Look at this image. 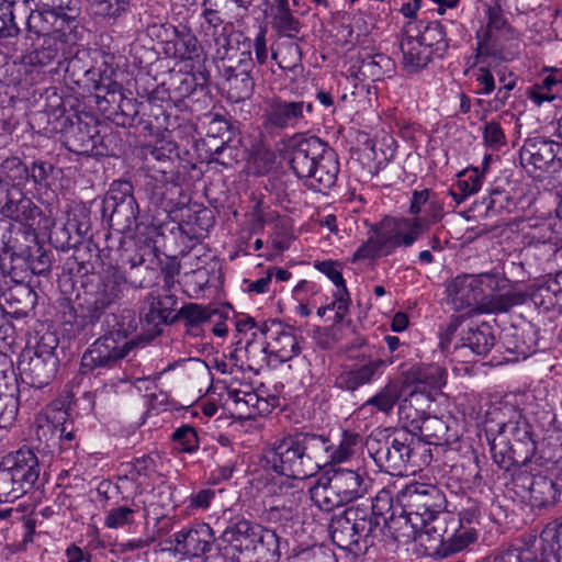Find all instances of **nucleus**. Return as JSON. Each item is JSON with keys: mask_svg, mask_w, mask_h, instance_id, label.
<instances>
[{"mask_svg": "<svg viewBox=\"0 0 562 562\" xmlns=\"http://www.w3.org/2000/svg\"><path fill=\"white\" fill-rule=\"evenodd\" d=\"M493 562H537L536 554L530 548H506L497 555Z\"/></svg>", "mask_w": 562, "mask_h": 562, "instance_id": "774afa93", "label": "nucleus"}, {"mask_svg": "<svg viewBox=\"0 0 562 562\" xmlns=\"http://www.w3.org/2000/svg\"><path fill=\"white\" fill-rule=\"evenodd\" d=\"M58 367V359L53 349L37 347L33 356L19 363L23 381L30 385L42 389L55 376Z\"/></svg>", "mask_w": 562, "mask_h": 562, "instance_id": "412c9836", "label": "nucleus"}, {"mask_svg": "<svg viewBox=\"0 0 562 562\" xmlns=\"http://www.w3.org/2000/svg\"><path fill=\"white\" fill-rule=\"evenodd\" d=\"M424 224L414 217H383L374 227L380 236V244L384 245L386 252L391 254L397 247L412 246L423 234Z\"/></svg>", "mask_w": 562, "mask_h": 562, "instance_id": "a211bd4d", "label": "nucleus"}, {"mask_svg": "<svg viewBox=\"0 0 562 562\" xmlns=\"http://www.w3.org/2000/svg\"><path fill=\"white\" fill-rule=\"evenodd\" d=\"M462 341L461 348L468 347L477 356H486L495 345L493 327L487 323L470 326Z\"/></svg>", "mask_w": 562, "mask_h": 562, "instance_id": "58836bf2", "label": "nucleus"}, {"mask_svg": "<svg viewBox=\"0 0 562 562\" xmlns=\"http://www.w3.org/2000/svg\"><path fill=\"white\" fill-rule=\"evenodd\" d=\"M490 451L499 468L509 470L512 467H522L531 460L536 451L535 440L512 442L504 435L495 436L490 440Z\"/></svg>", "mask_w": 562, "mask_h": 562, "instance_id": "4be33fe9", "label": "nucleus"}, {"mask_svg": "<svg viewBox=\"0 0 562 562\" xmlns=\"http://www.w3.org/2000/svg\"><path fill=\"white\" fill-rule=\"evenodd\" d=\"M159 114L164 111L154 104L151 98L147 102H138L132 98H121L119 111L114 113L113 121L123 127L143 126L144 130L153 132L162 124L159 122Z\"/></svg>", "mask_w": 562, "mask_h": 562, "instance_id": "6ab92c4d", "label": "nucleus"}, {"mask_svg": "<svg viewBox=\"0 0 562 562\" xmlns=\"http://www.w3.org/2000/svg\"><path fill=\"white\" fill-rule=\"evenodd\" d=\"M381 239L375 229L372 228V233L369 236L368 240L363 243L353 254L352 261L361 260V259H374L381 255H389L386 252V248L384 245L380 244Z\"/></svg>", "mask_w": 562, "mask_h": 562, "instance_id": "e2e57ef3", "label": "nucleus"}, {"mask_svg": "<svg viewBox=\"0 0 562 562\" xmlns=\"http://www.w3.org/2000/svg\"><path fill=\"white\" fill-rule=\"evenodd\" d=\"M419 537L425 551L446 557L465 549L476 540L477 535L474 528H460L456 515L441 509L424 519Z\"/></svg>", "mask_w": 562, "mask_h": 562, "instance_id": "7ed1b4c3", "label": "nucleus"}, {"mask_svg": "<svg viewBox=\"0 0 562 562\" xmlns=\"http://www.w3.org/2000/svg\"><path fill=\"white\" fill-rule=\"evenodd\" d=\"M417 38L439 57H442L449 47L445 25L439 21L429 22Z\"/></svg>", "mask_w": 562, "mask_h": 562, "instance_id": "a18cd8bd", "label": "nucleus"}, {"mask_svg": "<svg viewBox=\"0 0 562 562\" xmlns=\"http://www.w3.org/2000/svg\"><path fill=\"white\" fill-rule=\"evenodd\" d=\"M404 512H408L416 520L431 517L446 509L445 494L432 484L413 482L405 485L396 495Z\"/></svg>", "mask_w": 562, "mask_h": 562, "instance_id": "9b49d317", "label": "nucleus"}, {"mask_svg": "<svg viewBox=\"0 0 562 562\" xmlns=\"http://www.w3.org/2000/svg\"><path fill=\"white\" fill-rule=\"evenodd\" d=\"M220 540L248 558L252 555L263 558L266 552H269L277 544V537L273 531L262 529L261 526L243 517L229 519Z\"/></svg>", "mask_w": 562, "mask_h": 562, "instance_id": "423d86ee", "label": "nucleus"}, {"mask_svg": "<svg viewBox=\"0 0 562 562\" xmlns=\"http://www.w3.org/2000/svg\"><path fill=\"white\" fill-rule=\"evenodd\" d=\"M140 321L145 322L147 325L157 327L164 324H172L177 322V318L169 316L167 312H162V304L160 300H158V294L151 292L147 294L144 301V307L140 312Z\"/></svg>", "mask_w": 562, "mask_h": 562, "instance_id": "09e8293b", "label": "nucleus"}, {"mask_svg": "<svg viewBox=\"0 0 562 562\" xmlns=\"http://www.w3.org/2000/svg\"><path fill=\"white\" fill-rule=\"evenodd\" d=\"M310 494L313 503L325 512H331L337 507L347 505L329 472L317 480L310 488Z\"/></svg>", "mask_w": 562, "mask_h": 562, "instance_id": "c9c22d12", "label": "nucleus"}, {"mask_svg": "<svg viewBox=\"0 0 562 562\" xmlns=\"http://www.w3.org/2000/svg\"><path fill=\"white\" fill-rule=\"evenodd\" d=\"M69 414L60 401L52 402L43 413L36 417L35 436L47 448L58 446L59 426L68 420Z\"/></svg>", "mask_w": 562, "mask_h": 562, "instance_id": "bb28decb", "label": "nucleus"}, {"mask_svg": "<svg viewBox=\"0 0 562 562\" xmlns=\"http://www.w3.org/2000/svg\"><path fill=\"white\" fill-rule=\"evenodd\" d=\"M145 190L151 204L168 214L177 212L187 205L183 189L175 181L172 172L158 170L156 175L149 176Z\"/></svg>", "mask_w": 562, "mask_h": 562, "instance_id": "f3484780", "label": "nucleus"}, {"mask_svg": "<svg viewBox=\"0 0 562 562\" xmlns=\"http://www.w3.org/2000/svg\"><path fill=\"white\" fill-rule=\"evenodd\" d=\"M1 172L18 188L29 180V166L15 156L4 158L0 164Z\"/></svg>", "mask_w": 562, "mask_h": 562, "instance_id": "052dcab7", "label": "nucleus"}, {"mask_svg": "<svg viewBox=\"0 0 562 562\" xmlns=\"http://www.w3.org/2000/svg\"><path fill=\"white\" fill-rule=\"evenodd\" d=\"M272 10V29L280 35L286 38H296L300 30L301 22L295 18L288 4H277Z\"/></svg>", "mask_w": 562, "mask_h": 562, "instance_id": "c03bdc74", "label": "nucleus"}, {"mask_svg": "<svg viewBox=\"0 0 562 562\" xmlns=\"http://www.w3.org/2000/svg\"><path fill=\"white\" fill-rule=\"evenodd\" d=\"M127 283H130L135 289H145L149 288L155 279L157 271L153 267V265H146L143 267H138L137 269H130L125 273Z\"/></svg>", "mask_w": 562, "mask_h": 562, "instance_id": "0e129e2a", "label": "nucleus"}, {"mask_svg": "<svg viewBox=\"0 0 562 562\" xmlns=\"http://www.w3.org/2000/svg\"><path fill=\"white\" fill-rule=\"evenodd\" d=\"M217 307L211 305L203 306L198 303L184 304L173 316L177 321H182L184 326L193 331L215 319Z\"/></svg>", "mask_w": 562, "mask_h": 562, "instance_id": "79ce46f5", "label": "nucleus"}, {"mask_svg": "<svg viewBox=\"0 0 562 562\" xmlns=\"http://www.w3.org/2000/svg\"><path fill=\"white\" fill-rule=\"evenodd\" d=\"M400 397L397 386L389 382L375 395L371 396L363 405L362 408L373 407L376 412L390 414Z\"/></svg>", "mask_w": 562, "mask_h": 562, "instance_id": "5fc2aeb1", "label": "nucleus"}, {"mask_svg": "<svg viewBox=\"0 0 562 562\" xmlns=\"http://www.w3.org/2000/svg\"><path fill=\"white\" fill-rule=\"evenodd\" d=\"M130 5V0H93L92 9L94 14L116 19L124 13Z\"/></svg>", "mask_w": 562, "mask_h": 562, "instance_id": "69168bd1", "label": "nucleus"}, {"mask_svg": "<svg viewBox=\"0 0 562 562\" xmlns=\"http://www.w3.org/2000/svg\"><path fill=\"white\" fill-rule=\"evenodd\" d=\"M392 59L383 54L367 55L359 65V74L364 78L376 81L392 71Z\"/></svg>", "mask_w": 562, "mask_h": 562, "instance_id": "3c124183", "label": "nucleus"}, {"mask_svg": "<svg viewBox=\"0 0 562 562\" xmlns=\"http://www.w3.org/2000/svg\"><path fill=\"white\" fill-rule=\"evenodd\" d=\"M260 333L266 337L261 352L265 355V360L268 363H270L272 359L282 363L291 360L301 352L297 336L294 328L291 326L272 321L269 324L265 323L260 328Z\"/></svg>", "mask_w": 562, "mask_h": 562, "instance_id": "2eb2a0df", "label": "nucleus"}, {"mask_svg": "<svg viewBox=\"0 0 562 562\" xmlns=\"http://www.w3.org/2000/svg\"><path fill=\"white\" fill-rule=\"evenodd\" d=\"M314 104L304 100L273 97L265 101L261 126L268 135L306 127L311 122Z\"/></svg>", "mask_w": 562, "mask_h": 562, "instance_id": "39448f33", "label": "nucleus"}, {"mask_svg": "<svg viewBox=\"0 0 562 562\" xmlns=\"http://www.w3.org/2000/svg\"><path fill=\"white\" fill-rule=\"evenodd\" d=\"M424 520H416L408 512L402 509V514L390 519H383V524L387 527L393 538L397 542L409 543L418 541L420 543L422 525Z\"/></svg>", "mask_w": 562, "mask_h": 562, "instance_id": "4c0bfd02", "label": "nucleus"}, {"mask_svg": "<svg viewBox=\"0 0 562 562\" xmlns=\"http://www.w3.org/2000/svg\"><path fill=\"white\" fill-rule=\"evenodd\" d=\"M378 505L372 503L371 506H352L353 512V527L355 537H358V548L360 542H363L364 550L369 547L374 546L375 539L379 537L378 532H381V525L383 522L382 513L376 512Z\"/></svg>", "mask_w": 562, "mask_h": 562, "instance_id": "c85d7f7f", "label": "nucleus"}, {"mask_svg": "<svg viewBox=\"0 0 562 562\" xmlns=\"http://www.w3.org/2000/svg\"><path fill=\"white\" fill-rule=\"evenodd\" d=\"M404 66L411 71H417L428 65L432 50L417 37L408 36L401 42Z\"/></svg>", "mask_w": 562, "mask_h": 562, "instance_id": "a19ab883", "label": "nucleus"}, {"mask_svg": "<svg viewBox=\"0 0 562 562\" xmlns=\"http://www.w3.org/2000/svg\"><path fill=\"white\" fill-rule=\"evenodd\" d=\"M11 56H15L18 53L22 63L27 66L44 68L54 61L60 64V57L64 54L65 49V41L60 36H46L43 37V42L41 46L36 47L34 50L23 54L22 49L18 48V52L11 50L8 48Z\"/></svg>", "mask_w": 562, "mask_h": 562, "instance_id": "473e14b6", "label": "nucleus"}, {"mask_svg": "<svg viewBox=\"0 0 562 562\" xmlns=\"http://www.w3.org/2000/svg\"><path fill=\"white\" fill-rule=\"evenodd\" d=\"M331 147L317 136H306L304 134L292 135L285 149L290 167L295 176L302 179L313 170V166L318 162Z\"/></svg>", "mask_w": 562, "mask_h": 562, "instance_id": "4468645a", "label": "nucleus"}, {"mask_svg": "<svg viewBox=\"0 0 562 562\" xmlns=\"http://www.w3.org/2000/svg\"><path fill=\"white\" fill-rule=\"evenodd\" d=\"M126 283L125 274L117 269L109 270L103 276L94 300L87 305L83 313L75 321L78 330L82 333L86 340L93 336L91 327L105 315V310L121 299Z\"/></svg>", "mask_w": 562, "mask_h": 562, "instance_id": "6e6552de", "label": "nucleus"}, {"mask_svg": "<svg viewBox=\"0 0 562 562\" xmlns=\"http://www.w3.org/2000/svg\"><path fill=\"white\" fill-rule=\"evenodd\" d=\"M171 438L175 448L180 452L191 453L199 447L198 434L190 425H183L176 429Z\"/></svg>", "mask_w": 562, "mask_h": 562, "instance_id": "680f3d73", "label": "nucleus"}, {"mask_svg": "<svg viewBox=\"0 0 562 562\" xmlns=\"http://www.w3.org/2000/svg\"><path fill=\"white\" fill-rule=\"evenodd\" d=\"M210 75L204 67H196L195 71L184 75L177 87L181 98H189L196 92H205Z\"/></svg>", "mask_w": 562, "mask_h": 562, "instance_id": "4d7b16f0", "label": "nucleus"}, {"mask_svg": "<svg viewBox=\"0 0 562 562\" xmlns=\"http://www.w3.org/2000/svg\"><path fill=\"white\" fill-rule=\"evenodd\" d=\"M369 454L381 471L391 475H402L409 465H415V457L420 448V439L408 431H373L366 441Z\"/></svg>", "mask_w": 562, "mask_h": 562, "instance_id": "f03ea898", "label": "nucleus"}, {"mask_svg": "<svg viewBox=\"0 0 562 562\" xmlns=\"http://www.w3.org/2000/svg\"><path fill=\"white\" fill-rule=\"evenodd\" d=\"M20 29L14 22L13 13L9 5L0 1V45L18 52V37Z\"/></svg>", "mask_w": 562, "mask_h": 562, "instance_id": "603ef678", "label": "nucleus"}, {"mask_svg": "<svg viewBox=\"0 0 562 562\" xmlns=\"http://www.w3.org/2000/svg\"><path fill=\"white\" fill-rule=\"evenodd\" d=\"M27 491L24 484L0 463V502H14L27 493Z\"/></svg>", "mask_w": 562, "mask_h": 562, "instance_id": "864d4df0", "label": "nucleus"}, {"mask_svg": "<svg viewBox=\"0 0 562 562\" xmlns=\"http://www.w3.org/2000/svg\"><path fill=\"white\" fill-rule=\"evenodd\" d=\"M528 295L524 291H508L484 296L477 305L480 313L499 314L510 311L514 306L526 303Z\"/></svg>", "mask_w": 562, "mask_h": 562, "instance_id": "ea45409f", "label": "nucleus"}, {"mask_svg": "<svg viewBox=\"0 0 562 562\" xmlns=\"http://www.w3.org/2000/svg\"><path fill=\"white\" fill-rule=\"evenodd\" d=\"M447 381V371L436 363H416L402 372V389L406 397L400 407V415L408 419L413 409L412 398L428 395L431 390L441 389Z\"/></svg>", "mask_w": 562, "mask_h": 562, "instance_id": "1a4fd4ad", "label": "nucleus"}, {"mask_svg": "<svg viewBox=\"0 0 562 562\" xmlns=\"http://www.w3.org/2000/svg\"><path fill=\"white\" fill-rule=\"evenodd\" d=\"M504 435L512 442H525L533 440L531 436V427L528 420L518 415L516 419H509L498 426L497 435Z\"/></svg>", "mask_w": 562, "mask_h": 562, "instance_id": "6e6d98bb", "label": "nucleus"}, {"mask_svg": "<svg viewBox=\"0 0 562 562\" xmlns=\"http://www.w3.org/2000/svg\"><path fill=\"white\" fill-rule=\"evenodd\" d=\"M409 427V435L420 439V448L425 445H441V441L447 440L448 426L436 416H426L420 420L412 419Z\"/></svg>", "mask_w": 562, "mask_h": 562, "instance_id": "e433bc0d", "label": "nucleus"}, {"mask_svg": "<svg viewBox=\"0 0 562 562\" xmlns=\"http://www.w3.org/2000/svg\"><path fill=\"white\" fill-rule=\"evenodd\" d=\"M100 334L82 356L81 369L85 373L115 367L136 346L134 340H126V333L115 314L104 315Z\"/></svg>", "mask_w": 562, "mask_h": 562, "instance_id": "20e7f679", "label": "nucleus"}, {"mask_svg": "<svg viewBox=\"0 0 562 562\" xmlns=\"http://www.w3.org/2000/svg\"><path fill=\"white\" fill-rule=\"evenodd\" d=\"M74 21L61 10H34L30 13L26 27L29 32L37 36H60L65 35L66 29H71Z\"/></svg>", "mask_w": 562, "mask_h": 562, "instance_id": "cd10ccee", "label": "nucleus"}, {"mask_svg": "<svg viewBox=\"0 0 562 562\" xmlns=\"http://www.w3.org/2000/svg\"><path fill=\"white\" fill-rule=\"evenodd\" d=\"M0 214L33 229H46L50 226L49 218L44 217L41 207L19 188L11 192Z\"/></svg>", "mask_w": 562, "mask_h": 562, "instance_id": "aec40b11", "label": "nucleus"}, {"mask_svg": "<svg viewBox=\"0 0 562 562\" xmlns=\"http://www.w3.org/2000/svg\"><path fill=\"white\" fill-rule=\"evenodd\" d=\"M486 15L488 19L487 30L484 31L482 37L480 33H477L479 41L485 40L487 36H490L491 42L495 44V42L492 38V31H501L508 34L514 33V29L508 23L507 19L504 15L502 7L497 1H495L494 4L487 7Z\"/></svg>", "mask_w": 562, "mask_h": 562, "instance_id": "13d9d810", "label": "nucleus"}, {"mask_svg": "<svg viewBox=\"0 0 562 562\" xmlns=\"http://www.w3.org/2000/svg\"><path fill=\"white\" fill-rule=\"evenodd\" d=\"M557 142L540 136L529 137L519 151L521 165L529 171L553 170V160L558 153Z\"/></svg>", "mask_w": 562, "mask_h": 562, "instance_id": "393cba45", "label": "nucleus"}, {"mask_svg": "<svg viewBox=\"0 0 562 562\" xmlns=\"http://www.w3.org/2000/svg\"><path fill=\"white\" fill-rule=\"evenodd\" d=\"M157 37L165 42V54L181 61L189 60L192 67H204L206 54L192 30L186 24H162Z\"/></svg>", "mask_w": 562, "mask_h": 562, "instance_id": "9d476101", "label": "nucleus"}, {"mask_svg": "<svg viewBox=\"0 0 562 562\" xmlns=\"http://www.w3.org/2000/svg\"><path fill=\"white\" fill-rule=\"evenodd\" d=\"M3 296L8 308L0 306V318H3L5 314L13 318L27 317L37 303L36 292L23 283L9 289Z\"/></svg>", "mask_w": 562, "mask_h": 562, "instance_id": "72a5a7b5", "label": "nucleus"}, {"mask_svg": "<svg viewBox=\"0 0 562 562\" xmlns=\"http://www.w3.org/2000/svg\"><path fill=\"white\" fill-rule=\"evenodd\" d=\"M347 504L364 497L371 487V480L364 471L338 468L329 473Z\"/></svg>", "mask_w": 562, "mask_h": 562, "instance_id": "2f4dec72", "label": "nucleus"}, {"mask_svg": "<svg viewBox=\"0 0 562 562\" xmlns=\"http://www.w3.org/2000/svg\"><path fill=\"white\" fill-rule=\"evenodd\" d=\"M225 81L223 83L226 97L229 101L238 103L252 95L255 82L249 74H237L224 69Z\"/></svg>", "mask_w": 562, "mask_h": 562, "instance_id": "37998d69", "label": "nucleus"}, {"mask_svg": "<svg viewBox=\"0 0 562 562\" xmlns=\"http://www.w3.org/2000/svg\"><path fill=\"white\" fill-rule=\"evenodd\" d=\"M474 58L475 61L471 67L481 65L477 69L476 81L482 88L477 93L488 95L495 90V79L492 69L496 68L498 61L502 60V53L496 44L491 42L490 36H487L485 40L477 41Z\"/></svg>", "mask_w": 562, "mask_h": 562, "instance_id": "a878e982", "label": "nucleus"}, {"mask_svg": "<svg viewBox=\"0 0 562 562\" xmlns=\"http://www.w3.org/2000/svg\"><path fill=\"white\" fill-rule=\"evenodd\" d=\"M544 551H549L557 562H562V521L549 522L541 532Z\"/></svg>", "mask_w": 562, "mask_h": 562, "instance_id": "bf43d9fd", "label": "nucleus"}, {"mask_svg": "<svg viewBox=\"0 0 562 562\" xmlns=\"http://www.w3.org/2000/svg\"><path fill=\"white\" fill-rule=\"evenodd\" d=\"M390 363H392V361L380 358H369L362 363L345 367L336 376L334 384L342 391L355 392L359 387L379 379Z\"/></svg>", "mask_w": 562, "mask_h": 562, "instance_id": "5701e85b", "label": "nucleus"}, {"mask_svg": "<svg viewBox=\"0 0 562 562\" xmlns=\"http://www.w3.org/2000/svg\"><path fill=\"white\" fill-rule=\"evenodd\" d=\"M352 506L346 508L338 515H334L328 526L333 542L349 551H360L358 548V537H355Z\"/></svg>", "mask_w": 562, "mask_h": 562, "instance_id": "f704fd0d", "label": "nucleus"}, {"mask_svg": "<svg viewBox=\"0 0 562 562\" xmlns=\"http://www.w3.org/2000/svg\"><path fill=\"white\" fill-rule=\"evenodd\" d=\"M86 75L93 81L95 91L104 90L106 93H115L119 88V85L112 79V69H105L104 71L89 69L86 71Z\"/></svg>", "mask_w": 562, "mask_h": 562, "instance_id": "338daca9", "label": "nucleus"}, {"mask_svg": "<svg viewBox=\"0 0 562 562\" xmlns=\"http://www.w3.org/2000/svg\"><path fill=\"white\" fill-rule=\"evenodd\" d=\"M516 487L530 494L532 504L538 507L553 504L562 490L552 470L533 472V469H517L513 475Z\"/></svg>", "mask_w": 562, "mask_h": 562, "instance_id": "ddd939ff", "label": "nucleus"}, {"mask_svg": "<svg viewBox=\"0 0 562 562\" xmlns=\"http://www.w3.org/2000/svg\"><path fill=\"white\" fill-rule=\"evenodd\" d=\"M513 204V199L508 192L493 189L487 196L476 203V207L485 217H493L503 214L504 211H509Z\"/></svg>", "mask_w": 562, "mask_h": 562, "instance_id": "49530a36", "label": "nucleus"}, {"mask_svg": "<svg viewBox=\"0 0 562 562\" xmlns=\"http://www.w3.org/2000/svg\"><path fill=\"white\" fill-rule=\"evenodd\" d=\"M271 57L278 63L280 68L292 70L301 63L302 53L294 38H286L280 42L277 48L272 49Z\"/></svg>", "mask_w": 562, "mask_h": 562, "instance_id": "8fccbe9b", "label": "nucleus"}, {"mask_svg": "<svg viewBox=\"0 0 562 562\" xmlns=\"http://www.w3.org/2000/svg\"><path fill=\"white\" fill-rule=\"evenodd\" d=\"M338 173V157L335 150L330 148L302 180H304L305 186L310 189L316 192H325L335 186Z\"/></svg>", "mask_w": 562, "mask_h": 562, "instance_id": "7c9ffc66", "label": "nucleus"}, {"mask_svg": "<svg viewBox=\"0 0 562 562\" xmlns=\"http://www.w3.org/2000/svg\"><path fill=\"white\" fill-rule=\"evenodd\" d=\"M138 212L132 183L125 180L114 181L102 201V217L108 220L110 226L116 231L136 232Z\"/></svg>", "mask_w": 562, "mask_h": 562, "instance_id": "0eeeda50", "label": "nucleus"}, {"mask_svg": "<svg viewBox=\"0 0 562 562\" xmlns=\"http://www.w3.org/2000/svg\"><path fill=\"white\" fill-rule=\"evenodd\" d=\"M214 542L215 535L210 525L199 522L175 533V548L168 550L196 558L210 552Z\"/></svg>", "mask_w": 562, "mask_h": 562, "instance_id": "b1692460", "label": "nucleus"}, {"mask_svg": "<svg viewBox=\"0 0 562 562\" xmlns=\"http://www.w3.org/2000/svg\"><path fill=\"white\" fill-rule=\"evenodd\" d=\"M232 7L231 0H203L201 15L209 26H222L233 18Z\"/></svg>", "mask_w": 562, "mask_h": 562, "instance_id": "de8ad7c7", "label": "nucleus"}, {"mask_svg": "<svg viewBox=\"0 0 562 562\" xmlns=\"http://www.w3.org/2000/svg\"><path fill=\"white\" fill-rule=\"evenodd\" d=\"M66 119L63 136L68 150L77 155L102 156L106 147L100 135L98 121L89 115H74Z\"/></svg>", "mask_w": 562, "mask_h": 562, "instance_id": "f8f14e48", "label": "nucleus"}, {"mask_svg": "<svg viewBox=\"0 0 562 562\" xmlns=\"http://www.w3.org/2000/svg\"><path fill=\"white\" fill-rule=\"evenodd\" d=\"M1 463L10 470L16 479L31 490L40 476V464L35 453L29 448H21L5 456Z\"/></svg>", "mask_w": 562, "mask_h": 562, "instance_id": "c756f323", "label": "nucleus"}, {"mask_svg": "<svg viewBox=\"0 0 562 562\" xmlns=\"http://www.w3.org/2000/svg\"><path fill=\"white\" fill-rule=\"evenodd\" d=\"M486 286L498 288L497 276L493 273L462 274L454 278L447 288L448 297L456 311L474 306L483 295Z\"/></svg>", "mask_w": 562, "mask_h": 562, "instance_id": "dca6fc26", "label": "nucleus"}, {"mask_svg": "<svg viewBox=\"0 0 562 562\" xmlns=\"http://www.w3.org/2000/svg\"><path fill=\"white\" fill-rule=\"evenodd\" d=\"M360 436L344 431L338 446L325 434L294 430L276 438L265 452L267 467L273 472L294 480L308 479L323 468L342 463L353 453Z\"/></svg>", "mask_w": 562, "mask_h": 562, "instance_id": "f257e3e1", "label": "nucleus"}]
</instances>
